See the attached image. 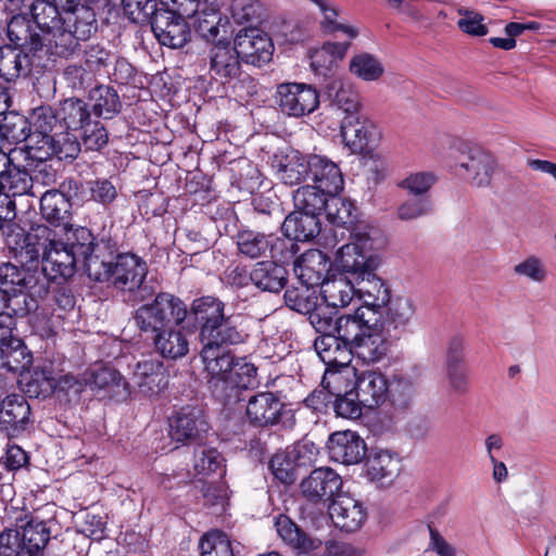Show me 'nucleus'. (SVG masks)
Instances as JSON below:
<instances>
[{
  "label": "nucleus",
  "mask_w": 556,
  "mask_h": 556,
  "mask_svg": "<svg viewBox=\"0 0 556 556\" xmlns=\"http://www.w3.org/2000/svg\"><path fill=\"white\" fill-rule=\"evenodd\" d=\"M35 311V305H3L0 312V368L11 372H23L33 364V354L28 350L17 329V318Z\"/></svg>",
  "instance_id": "f257e3e1"
},
{
  "label": "nucleus",
  "mask_w": 556,
  "mask_h": 556,
  "mask_svg": "<svg viewBox=\"0 0 556 556\" xmlns=\"http://www.w3.org/2000/svg\"><path fill=\"white\" fill-rule=\"evenodd\" d=\"M46 280L38 276L37 268L17 266L11 262L0 263V296L2 305H24L34 303L38 308L37 299L47 296Z\"/></svg>",
  "instance_id": "f03ea898"
},
{
  "label": "nucleus",
  "mask_w": 556,
  "mask_h": 556,
  "mask_svg": "<svg viewBox=\"0 0 556 556\" xmlns=\"http://www.w3.org/2000/svg\"><path fill=\"white\" fill-rule=\"evenodd\" d=\"M3 233L9 255L28 268H39L46 249L53 238V230L43 224H34L25 230L11 223L7 225Z\"/></svg>",
  "instance_id": "7ed1b4c3"
},
{
  "label": "nucleus",
  "mask_w": 556,
  "mask_h": 556,
  "mask_svg": "<svg viewBox=\"0 0 556 556\" xmlns=\"http://www.w3.org/2000/svg\"><path fill=\"white\" fill-rule=\"evenodd\" d=\"M188 316L185 302L168 292H160L152 302L139 306L134 314L136 327L141 332H154L174 324L180 326Z\"/></svg>",
  "instance_id": "20e7f679"
},
{
  "label": "nucleus",
  "mask_w": 556,
  "mask_h": 556,
  "mask_svg": "<svg viewBox=\"0 0 556 556\" xmlns=\"http://www.w3.org/2000/svg\"><path fill=\"white\" fill-rule=\"evenodd\" d=\"M68 115L63 117L66 130L77 131L88 150L98 151L108 143V134L99 121L105 112V118L119 113L118 106H67Z\"/></svg>",
  "instance_id": "39448f33"
},
{
  "label": "nucleus",
  "mask_w": 556,
  "mask_h": 556,
  "mask_svg": "<svg viewBox=\"0 0 556 556\" xmlns=\"http://www.w3.org/2000/svg\"><path fill=\"white\" fill-rule=\"evenodd\" d=\"M349 235V242L341 245L336 253L337 266L344 273L359 277L371 276L378 266V258L372 254L374 239L371 230L361 226Z\"/></svg>",
  "instance_id": "423d86ee"
},
{
  "label": "nucleus",
  "mask_w": 556,
  "mask_h": 556,
  "mask_svg": "<svg viewBox=\"0 0 556 556\" xmlns=\"http://www.w3.org/2000/svg\"><path fill=\"white\" fill-rule=\"evenodd\" d=\"M77 22L66 25L60 22L55 29L42 37V45L47 42L58 56L66 58L78 47L79 40L88 39L97 29L96 14L91 8H80Z\"/></svg>",
  "instance_id": "0eeeda50"
},
{
  "label": "nucleus",
  "mask_w": 556,
  "mask_h": 556,
  "mask_svg": "<svg viewBox=\"0 0 556 556\" xmlns=\"http://www.w3.org/2000/svg\"><path fill=\"white\" fill-rule=\"evenodd\" d=\"M223 3L224 0H195L197 10L190 18H193L195 33L207 42L215 43L232 36L231 23L220 11Z\"/></svg>",
  "instance_id": "6e6552de"
},
{
  "label": "nucleus",
  "mask_w": 556,
  "mask_h": 556,
  "mask_svg": "<svg viewBox=\"0 0 556 556\" xmlns=\"http://www.w3.org/2000/svg\"><path fill=\"white\" fill-rule=\"evenodd\" d=\"M168 426L172 440L182 445L198 443L211 429L204 410L192 405L181 407L169 417Z\"/></svg>",
  "instance_id": "1a4fd4ad"
},
{
  "label": "nucleus",
  "mask_w": 556,
  "mask_h": 556,
  "mask_svg": "<svg viewBox=\"0 0 556 556\" xmlns=\"http://www.w3.org/2000/svg\"><path fill=\"white\" fill-rule=\"evenodd\" d=\"M77 262L81 261L64 242L56 240V233L53 230V238L46 249L41 267L37 268L38 276L46 280L47 294L51 282L59 279L66 280L75 274Z\"/></svg>",
  "instance_id": "9d476101"
},
{
  "label": "nucleus",
  "mask_w": 556,
  "mask_h": 556,
  "mask_svg": "<svg viewBox=\"0 0 556 556\" xmlns=\"http://www.w3.org/2000/svg\"><path fill=\"white\" fill-rule=\"evenodd\" d=\"M342 478L336 470L329 467H319L301 481L300 490L307 502L329 506L342 494Z\"/></svg>",
  "instance_id": "9b49d317"
},
{
  "label": "nucleus",
  "mask_w": 556,
  "mask_h": 556,
  "mask_svg": "<svg viewBox=\"0 0 556 556\" xmlns=\"http://www.w3.org/2000/svg\"><path fill=\"white\" fill-rule=\"evenodd\" d=\"M327 219L334 226L331 230V237H326V244L334 248L339 240L344 239L345 232L351 235L355 228L361 226L364 230H372L365 222L358 220L357 208L346 199L338 197V194L329 195L327 204L324 207Z\"/></svg>",
  "instance_id": "f8f14e48"
},
{
  "label": "nucleus",
  "mask_w": 556,
  "mask_h": 556,
  "mask_svg": "<svg viewBox=\"0 0 556 556\" xmlns=\"http://www.w3.org/2000/svg\"><path fill=\"white\" fill-rule=\"evenodd\" d=\"M418 383L408 376L394 375L389 381L382 412L393 421L408 416L418 397Z\"/></svg>",
  "instance_id": "ddd939ff"
},
{
  "label": "nucleus",
  "mask_w": 556,
  "mask_h": 556,
  "mask_svg": "<svg viewBox=\"0 0 556 556\" xmlns=\"http://www.w3.org/2000/svg\"><path fill=\"white\" fill-rule=\"evenodd\" d=\"M256 371L257 369L253 364L244 359H237L230 374L226 376V380L215 384L214 396L225 406H232L240 401H244L242 391L255 388L258 384Z\"/></svg>",
  "instance_id": "4468645a"
},
{
  "label": "nucleus",
  "mask_w": 556,
  "mask_h": 556,
  "mask_svg": "<svg viewBox=\"0 0 556 556\" xmlns=\"http://www.w3.org/2000/svg\"><path fill=\"white\" fill-rule=\"evenodd\" d=\"M337 109L343 114L340 132L345 146L352 153L363 152L376 135L375 124L359 111V106Z\"/></svg>",
  "instance_id": "2eb2a0df"
},
{
  "label": "nucleus",
  "mask_w": 556,
  "mask_h": 556,
  "mask_svg": "<svg viewBox=\"0 0 556 556\" xmlns=\"http://www.w3.org/2000/svg\"><path fill=\"white\" fill-rule=\"evenodd\" d=\"M233 274L235 283L243 287L250 280L258 290L270 293L280 292L287 286L289 277L287 268L271 260L257 262L249 275H243L239 268Z\"/></svg>",
  "instance_id": "dca6fc26"
},
{
  "label": "nucleus",
  "mask_w": 556,
  "mask_h": 556,
  "mask_svg": "<svg viewBox=\"0 0 556 556\" xmlns=\"http://www.w3.org/2000/svg\"><path fill=\"white\" fill-rule=\"evenodd\" d=\"M110 280L113 286L124 292L140 293L143 299V281L148 274L146 262L132 253H122L116 256V261L111 269Z\"/></svg>",
  "instance_id": "f3484780"
},
{
  "label": "nucleus",
  "mask_w": 556,
  "mask_h": 556,
  "mask_svg": "<svg viewBox=\"0 0 556 556\" xmlns=\"http://www.w3.org/2000/svg\"><path fill=\"white\" fill-rule=\"evenodd\" d=\"M34 420L25 396L10 394L0 402V432L8 438H18L29 432Z\"/></svg>",
  "instance_id": "a211bd4d"
},
{
  "label": "nucleus",
  "mask_w": 556,
  "mask_h": 556,
  "mask_svg": "<svg viewBox=\"0 0 556 556\" xmlns=\"http://www.w3.org/2000/svg\"><path fill=\"white\" fill-rule=\"evenodd\" d=\"M235 47L243 62L258 67L268 63L274 53L271 38L256 27L241 29L235 37Z\"/></svg>",
  "instance_id": "6ab92c4d"
},
{
  "label": "nucleus",
  "mask_w": 556,
  "mask_h": 556,
  "mask_svg": "<svg viewBox=\"0 0 556 556\" xmlns=\"http://www.w3.org/2000/svg\"><path fill=\"white\" fill-rule=\"evenodd\" d=\"M286 404L269 391L257 392L247 400L245 417L255 428H267L281 421Z\"/></svg>",
  "instance_id": "aec40b11"
},
{
  "label": "nucleus",
  "mask_w": 556,
  "mask_h": 556,
  "mask_svg": "<svg viewBox=\"0 0 556 556\" xmlns=\"http://www.w3.org/2000/svg\"><path fill=\"white\" fill-rule=\"evenodd\" d=\"M187 18L190 16H182L172 10H157L151 20V28L162 46L178 49L189 40Z\"/></svg>",
  "instance_id": "412c9836"
},
{
  "label": "nucleus",
  "mask_w": 556,
  "mask_h": 556,
  "mask_svg": "<svg viewBox=\"0 0 556 556\" xmlns=\"http://www.w3.org/2000/svg\"><path fill=\"white\" fill-rule=\"evenodd\" d=\"M381 314L369 306H359L352 314H344L337 317V331L339 339L343 342V346H348L350 352L355 344L364 337L371 325L379 321Z\"/></svg>",
  "instance_id": "4be33fe9"
},
{
  "label": "nucleus",
  "mask_w": 556,
  "mask_h": 556,
  "mask_svg": "<svg viewBox=\"0 0 556 556\" xmlns=\"http://www.w3.org/2000/svg\"><path fill=\"white\" fill-rule=\"evenodd\" d=\"M117 255L116 241L109 236H102L81 260L86 274L94 281H109Z\"/></svg>",
  "instance_id": "5701e85b"
},
{
  "label": "nucleus",
  "mask_w": 556,
  "mask_h": 556,
  "mask_svg": "<svg viewBox=\"0 0 556 556\" xmlns=\"http://www.w3.org/2000/svg\"><path fill=\"white\" fill-rule=\"evenodd\" d=\"M353 377L351 386L355 389L356 396H359L364 407L369 409L383 407L390 380L382 372L375 370L361 372L354 370Z\"/></svg>",
  "instance_id": "b1692460"
},
{
  "label": "nucleus",
  "mask_w": 556,
  "mask_h": 556,
  "mask_svg": "<svg viewBox=\"0 0 556 556\" xmlns=\"http://www.w3.org/2000/svg\"><path fill=\"white\" fill-rule=\"evenodd\" d=\"M131 381L140 393L152 396L167 388L168 372L163 362L156 358H146L136 364Z\"/></svg>",
  "instance_id": "393cba45"
},
{
  "label": "nucleus",
  "mask_w": 556,
  "mask_h": 556,
  "mask_svg": "<svg viewBox=\"0 0 556 556\" xmlns=\"http://www.w3.org/2000/svg\"><path fill=\"white\" fill-rule=\"evenodd\" d=\"M328 508L334 526L345 532L359 530L367 519L364 504L348 494L338 496Z\"/></svg>",
  "instance_id": "a878e982"
},
{
  "label": "nucleus",
  "mask_w": 556,
  "mask_h": 556,
  "mask_svg": "<svg viewBox=\"0 0 556 556\" xmlns=\"http://www.w3.org/2000/svg\"><path fill=\"white\" fill-rule=\"evenodd\" d=\"M293 265L294 274L300 283L321 287L327 280V274L330 269V258L325 252L318 249H309L296 257Z\"/></svg>",
  "instance_id": "bb28decb"
},
{
  "label": "nucleus",
  "mask_w": 556,
  "mask_h": 556,
  "mask_svg": "<svg viewBox=\"0 0 556 556\" xmlns=\"http://www.w3.org/2000/svg\"><path fill=\"white\" fill-rule=\"evenodd\" d=\"M327 446L331 459L344 465L361 463L367 453L364 440L351 430L332 433Z\"/></svg>",
  "instance_id": "cd10ccee"
},
{
  "label": "nucleus",
  "mask_w": 556,
  "mask_h": 556,
  "mask_svg": "<svg viewBox=\"0 0 556 556\" xmlns=\"http://www.w3.org/2000/svg\"><path fill=\"white\" fill-rule=\"evenodd\" d=\"M225 303L212 295H203L192 301L188 309L187 319L199 329L201 338L210 329L213 330L215 325L225 316Z\"/></svg>",
  "instance_id": "c85d7f7f"
},
{
  "label": "nucleus",
  "mask_w": 556,
  "mask_h": 556,
  "mask_svg": "<svg viewBox=\"0 0 556 556\" xmlns=\"http://www.w3.org/2000/svg\"><path fill=\"white\" fill-rule=\"evenodd\" d=\"M494 168L493 156L480 149L471 150L464 160L456 164L458 175L476 187L489 186Z\"/></svg>",
  "instance_id": "c756f323"
},
{
  "label": "nucleus",
  "mask_w": 556,
  "mask_h": 556,
  "mask_svg": "<svg viewBox=\"0 0 556 556\" xmlns=\"http://www.w3.org/2000/svg\"><path fill=\"white\" fill-rule=\"evenodd\" d=\"M308 169L314 186L328 195L338 194L343 189L344 180L341 169L331 160L317 154L309 155Z\"/></svg>",
  "instance_id": "7c9ffc66"
},
{
  "label": "nucleus",
  "mask_w": 556,
  "mask_h": 556,
  "mask_svg": "<svg viewBox=\"0 0 556 556\" xmlns=\"http://www.w3.org/2000/svg\"><path fill=\"white\" fill-rule=\"evenodd\" d=\"M21 535L24 552L27 556H40L50 541L58 522L54 519L39 520L35 516H25Z\"/></svg>",
  "instance_id": "2f4dec72"
},
{
  "label": "nucleus",
  "mask_w": 556,
  "mask_h": 556,
  "mask_svg": "<svg viewBox=\"0 0 556 556\" xmlns=\"http://www.w3.org/2000/svg\"><path fill=\"white\" fill-rule=\"evenodd\" d=\"M280 226L283 236L291 237L295 241L306 242L315 239L320 232L319 215L304 213L294 210L280 224L279 218L275 223V228Z\"/></svg>",
  "instance_id": "473e14b6"
},
{
  "label": "nucleus",
  "mask_w": 556,
  "mask_h": 556,
  "mask_svg": "<svg viewBox=\"0 0 556 556\" xmlns=\"http://www.w3.org/2000/svg\"><path fill=\"white\" fill-rule=\"evenodd\" d=\"M389 348L390 343L383 334V324L379 320L371 325V329L365 332L351 353L366 364H375L387 355Z\"/></svg>",
  "instance_id": "72a5a7b5"
},
{
  "label": "nucleus",
  "mask_w": 556,
  "mask_h": 556,
  "mask_svg": "<svg viewBox=\"0 0 556 556\" xmlns=\"http://www.w3.org/2000/svg\"><path fill=\"white\" fill-rule=\"evenodd\" d=\"M240 59L230 39L217 41L210 50V71L219 78H233L240 72Z\"/></svg>",
  "instance_id": "f704fd0d"
},
{
  "label": "nucleus",
  "mask_w": 556,
  "mask_h": 556,
  "mask_svg": "<svg viewBox=\"0 0 556 556\" xmlns=\"http://www.w3.org/2000/svg\"><path fill=\"white\" fill-rule=\"evenodd\" d=\"M346 372L326 371L321 380V388L315 389L304 400V405L317 413L326 412L329 404L333 403V396L340 394L341 387L346 384Z\"/></svg>",
  "instance_id": "c9c22d12"
},
{
  "label": "nucleus",
  "mask_w": 556,
  "mask_h": 556,
  "mask_svg": "<svg viewBox=\"0 0 556 556\" xmlns=\"http://www.w3.org/2000/svg\"><path fill=\"white\" fill-rule=\"evenodd\" d=\"M152 333L155 351L162 357L178 359L189 352V341L181 329L165 327Z\"/></svg>",
  "instance_id": "e433bc0d"
},
{
  "label": "nucleus",
  "mask_w": 556,
  "mask_h": 556,
  "mask_svg": "<svg viewBox=\"0 0 556 556\" xmlns=\"http://www.w3.org/2000/svg\"><path fill=\"white\" fill-rule=\"evenodd\" d=\"M25 50L12 46L0 47V77L11 81L28 75L33 65V56Z\"/></svg>",
  "instance_id": "4c0bfd02"
},
{
  "label": "nucleus",
  "mask_w": 556,
  "mask_h": 556,
  "mask_svg": "<svg viewBox=\"0 0 556 556\" xmlns=\"http://www.w3.org/2000/svg\"><path fill=\"white\" fill-rule=\"evenodd\" d=\"M71 206L70 200L62 192H56V189H50L40 194V214L51 226L66 225Z\"/></svg>",
  "instance_id": "58836bf2"
},
{
  "label": "nucleus",
  "mask_w": 556,
  "mask_h": 556,
  "mask_svg": "<svg viewBox=\"0 0 556 556\" xmlns=\"http://www.w3.org/2000/svg\"><path fill=\"white\" fill-rule=\"evenodd\" d=\"M201 357L205 365V369L210 375V383L212 391H215V384L226 380V376L230 374L236 361L227 349H204L202 348Z\"/></svg>",
  "instance_id": "ea45409f"
},
{
  "label": "nucleus",
  "mask_w": 556,
  "mask_h": 556,
  "mask_svg": "<svg viewBox=\"0 0 556 556\" xmlns=\"http://www.w3.org/2000/svg\"><path fill=\"white\" fill-rule=\"evenodd\" d=\"M8 37L15 47L23 48L33 53V56L42 48V37L31 29L29 21L23 15H15L8 24Z\"/></svg>",
  "instance_id": "a19ab883"
},
{
  "label": "nucleus",
  "mask_w": 556,
  "mask_h": 556,
  "mask_svg": "<svg viewBox=\"0 0 556 556\" xmlns=\"http://www.w3.org/2000/svg\"><path fill=\"white\" fill-rule=\"evenodd\" d=\"M204 349H227L229 345L243 342V333L232 324L230 317H222L213 330H208L200 338Z\"/></svg>",
  "instance_id": "79ce46f5"
},
{
  "label": "nucleus",
  "mask_w": 556,
  "mask_h": 556,
  "mask_svg": "<svg viewBox=\"0 0 556 556\" xmlns=\"http://www.w3.org/2000/svg\"><path fill=\"white\" fill-rule=\"evenodd\" d=\"M0 187L11 198L17 195L38 197L33 176L25 169L11 164L3 176H0Z\"/></svg>",
  "instance_id": "37998d69"
},
{
  "label": "nucleus",
  "mask_w": 556,
  "mask_h": 556,
  "mask_svg": "<svg viewBox=\"0 0 556 556\" xmlns=\"http://www.w3.org/2000/svg\"><path fill=\"white\" fill-rule=\"evenodd\" d=\"M271 232L242 227L236 235L238 251L245 257L260 258L269 251Z\"/></svg>",
  "instance_id": "c03bdc74"
},
{
  "label": "nucleus",
  "mask_w": 556,
  "mask_h": 556,
  "mask_svg": "<svg viewBox=\"0 0 556 556\" xmlns=\"http://www.w3.org/2000/svg\"><path fill=\"white\" fill-rule=\"evenodd\" d=\"M1 115L0 137L10 143H20L30 137L33 129L30 117L15 110H7Z\"/></svg>",
  "instance_id": "a18cd8bd"
},
{
  "label": "nucleus",
  "mask_w": 556,
  "mask_h": 556,
  "mask_svg": "<svg viewBox=\"0 0 556 556\" xmlns=\"http://www.w3.org/2000/svg\"><path fill=\"white\" fill-rule=\"evenodd\" d=\"M275 100L278 104H319V93L312 85L282 83L277 86Z\"/></svg>",
  "instance_id": "49530a36"
},
{
  "label": "nucleus",
  "mask_w": 556,
  "mask_h": 556,
  "mask_svg": "<svg viewBox=\"0 0 556 556\" xmlns=\"http://www.w3.org/2000/svg\"><path fill=\"white\" fill-rule=\"evenodd\" d=\"M85 384L91 390H104L111 395H117L119 389H126L123 376L114 368L99 366L85 372Z\"/></svg>",
  "instance_id": "de8ad7c7"
},
{
  "label": "nucleus",
  "mask_w": 556,
  "mask_h": 556,
  "mask_svg": "<svg viewBox=\"0 0 556 556\" xmlns=\"http://www.w3.org/2000/svg\"><path fill=\"white\" fill-rule=\"evenodd\" d=\"M356 291L351 280L342 276L327 279L321 286L323 299L332 308L348 306Z\"/></svg>",
  "instance_id": "09e8293b"
},
{
  "label": "nucleus",
  "mask_w": 556,
  "mask_h": 556,
  "mask_svg": "<svg viewBox=\"0 0 556 556\" xmlns=\"http://www.w3.org/2000/svg\"><path fill=\"white\" fill-rule=\"evenodd\" d=\"M338 333L319 336L314 341V349L320 359L327 365L344 364L352 353L343 346Z\"/></svg>",
  "instance_id": "8fccbe9b"
},
{
  "label": "nucleus",
  "mask_w": 556,
  "mask_h": 556,
  "mask_svg": "<svg viewBox=\"0 0 556 556\" xmlns=\"http://www.w3.org/2000/svg\"><path fill=\"white\" fill-rule=\"evenodd\" d=\"M350 73L364 81H377L384 74V65L379 56L369 52H358L349 62Z\"/></svg>",
  "instance_id": "3c124183"
},
{
  "label": "nucleus",
  "mask_w": 556,
  "mask_h": 556,
  "mask_svg": "<svg viewBox=\"0 0 556 556\" xmlns=\"http://www.w3.org/2000/svg\"><path fill=\"white\" fill-rule=\"evenodd\" d=\"M286 305L300 314L307 315L316 308L319 303V294L314 286L300 283V286L289 287L283 294Z\"/></svg>",
  "instance_id": "603ef678"
},
{
  "label": "nucleus",
  "mask_w": 556,
  "mask_h": 556,
  "mask_svg": "<svg viewBox=\"0 0 556 556\" xmlns=\"http://www.w3.org/2000/svg\"><path fill=\"white\" fill-rule=\"evenodd\" d=\"M359 279L357 292L366 296L363 306H369L376 312H379L380 308L388 305L391 298L390 290L388 286L376 276L375 270H372L371 276H365V278L359 277Z\"/></svg>",
  "instance_id": "864d4df0"
},
{
  "label": "nucleus",
  "mask_w": 556,
  "mask_h": 556,
  "mask_svg": "<svg viewBox=\"0 0 556 556\" xmlns=\"http://www.w3.org/2000/svg\"><path fill=\"white\" fill-rule=\"evenodd\" d=\"M390 304L387 309V316L383 327L387 326L388 331L393 328L395 331L402 332L407 329L413 316L415 315V306L410 299L399 296Z\"/></svg>",
  "instance_id": "5fc2aeb1"
},
{
  "label": "nucleus",
  "mask_w": 556,
  "mask_h": 556,
  "mask_svg": "<svg viewBox=\"0 0 556 556\" xmlns=\"http://www.w3.org/2000/svg\"><path fill=\"white\" fill-rule=\"evenodd\" d=\"M366 476L371 481L390 478L399 470V460L389 451L371 452L365 463Z\"/></svg>",
  "instance_id": "6e6d98bb"
},
{
  "label": "nucleus",
  "mask_w": 556,
  "mask_h": 556,
  "mask_svg": "<svg viewBox=\"0 0 556 556\" xmlns=\"http://www.w3.org/2000/svg\"><path fill=\"white\" fill-rule=\"evenodd\" d=\"M329 195L314 185H305L293 192V203L298 211L320 215Z\"/></svg>",
  "instance_id": "4d7b16f0"
},
{
  "label": "nucleus",
  "mask_w": 556,
  "mask_h": 556,
  "mask_svg": "<svg viewBox=\"0 0 556 556\" xmlns=\"http://www.w3.org/2000/svg\"><path fill=\"white\" fill-rule=\"evenodd\" d=\"M67 115V106H34L30 114L31 128L35 132H50L58 125L64 127L63 117Z\"/></svg>",
  "instance_id": "13d9d810"
},
{
  "label": "nucleus",
  "mask_w": 556,
  "mask_h": 556,
  "mask_svg": "<svg viewBox=\"0 0 556 556\" xmlns=\"http://www.w3.org/2000/svg\"><path fill=\"white\" fill-rule=\"evenodd\" d=\"M348 375V382L341 387L339 395L333 396V409L336 414L343 418L356 419L361 417L364 405L356 396L355 389L351 386L350 371L344 370Z\"/></svg>",
  "instance_id": "bf43d9fd"
},
{
  "label": "nucleus",
  "mask_w": 556,
  "mask_h": 556,
  "mask_svg": "<svg viewBox=\"0 0 556 556\" xmlns=\"http://www.w3.org/2000/svg\"><path fill=\"white\" fill-rule=\"evenodd\" d=\"M198 547L200 556H235L230 538L219 529H212L203 533Z\"/></svg>",
  "instance_id": "052dcab7"
},
{
  "label": "nucleus",
  "mask_w": 556,
  "mask_h": 556,
  "mask_svg": "<svg viewBox=\"0 0 556 556\" xmlns=\"http://www.w3.org/2000/svg\"><path fill=\"white\" fill-rule=\"evenodd\" d=\"M31 18L36 27L45 37L49 31L62 22V14L52 2L35 0L30 8Z\"/></svg>",
  "instance_id": "680f3d73"
},
{
  "label": "nucleus",
  "mask_w": 556,
  "mask_h": 556,
  "mask_svg": "<svg viewBox=\"0 0 556 556\" xmlns=\"http://www.w3.org/2000/svg\"><path fill=\"white\" fill-rule=\"evenodd\" d=\"M225 458L215 448L198 445L193 452V469L197 475L208 476L224 471Z\"/></svg>",
  "instance_id": "e2e57ef3"
},
{
  "label": "nucleus",
  "mask_w": 556,
  "mask_h": 556,
  "mask_svg": "<svg viewBox=\"0 0 556 556\" xmlns=\"http://www.w3.org/2000/svg\"><path fill=\"white\" fill-rule=\"evenodd\" d=\"M275 526L279 536L293 548L314 547V540L308 538L288 516L280 515Z\"/></svg>",
  "instance_id": "0e129e2a"
},
{
  "label": "nucleus",
  "mask_w": 556,
  "mask_h": 556,
  "mask_svg": "<svg viewBox=\"0 0 556 556\" xmlns=\"http://www.w3.org/2000/svg\"><path fill=\"white\" fill-rule=\"evenodd\" d=\"M319 27L327 35L342 33L350 40L355 39L359 35V29L356 26L345 23L341 18L340 8L337 3L328 9L326 13L321 14Z\"/></svg>",
  "instance_id": "69168bd1"
},
{
  "label": "nucleus",
  "mask_w": 556,
  "mask_h": 556,
  "mask_svg": "<svg viewBox=\"0 0 556 556\" xmlns=\"http://www.w3.org/2000/svg\"><path fill=\"white\" fill-rule=\"evenodd\" d=\"M269 468L279 481L285 484H292L298 477V467L289 450L277 452L269 462Z\"/></svg>",
  "instance_id": "338daca9"
},
{
  "label": "nucleus",
  "mask_w": 556,
  "mask_h": 556,
  "mask_svg": "<svg viewBox=\"0 0 556 556\" xmlns=\"http://www.w3.org/2000/svg\"><path fill=\"white\" fill-rule=\"evenodd\" d=\"M269 247V255L277 263H289L294 262L296 254L300 251L298 241L291 237L280 238L276 233L271 232Z\"/></svg>",
  "instance_id": "774afa93"
}]
</instances>
